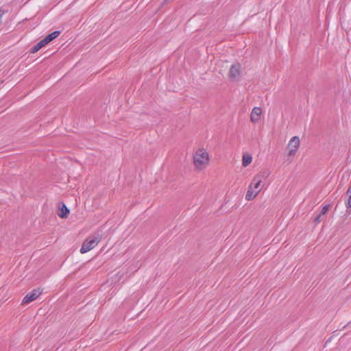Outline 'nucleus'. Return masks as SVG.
<instances>
[{
    "label": "nucleus",
    "instance_id": "f257e3e1",
    "mask_svg": "<svg viewBox=\"0 0 351 351\" xmlns=\"http://www.w3.org/2000/svg\"><path fill=\"white\" fill-rule=\"evenodd\" d=\"M269 176L265 171H261L256 174L252 178L245 194V199L251 201L254 199L265 186V180Z\"/></svg>",
    "mask_w": 351,
    "mask_h": 351
},
{
    "label": "nucleus",
    "instance_id": "f03ea898",
    "mask_svg": "<svg viewBox=\"0 0 351 351\" xmlns=\"http://www.w3.org/2000/svg\"><path fill=\"white\" fill-rule=\"evenodd\" d=\"M210 154L206 149L199 147L193 155V164L195 171H204L210 164Z\"/></svg>",
    "mask_w": 351,
    "mask_h": 351
},
{
    "label": "nucleus",
    "instance_id": "7ed1b4c3",
    "mask_svg": "<svg viewBox=\"0 0 351 351\" xmlns=\"http://www.w3.org/2000/svg\"><path fill=\"white\" fill-rule=\"evenodd\" d=\"M101 238V237L99 234H95L88 237L83 243L80 252L84 254L93 249L99 243Z\"/></svg>",
    "mask_w": 351,
    "mask_h": 351
},
{
    "label": "nucleus",
    "instance_id": "20e7f679",
    "mask_svg": "<svg viewBox=\"0 0 351 351\" xmlns=\"http://www.w3.org/2000/svg\"><path fill=\"white\" fill-rule=\"evenodd\" d=\"M300 138L297 136L292 137L289 140V141L287 144V149L288 152V156H294L296 154V153L300 147Z\"/></svg>",
    "mask_w": 351,
    "mask_h": 351
},
{
    "label": "nucleus",
    "instance_id": "39448f33",
    "mask_svg": "<svg viewBox=\"0 0 351 351\" xmlns=\"http://www.w3.org/2000/svg\"><path fill=\"white\" fill-rule=\"evenodd\" d=\"M229 78L232 81H239L241 76V66L239 63L232 64L228 73Z\"/></svg>",
    "mask_w": 351,
    "mask_h": 351
},
{
    "label": "nucleus",
    "instance_id": "423d86ee",
    "mask_svg": "<svg viewBox=\"0 0 351 351\" xmlns=\"http://www.w3.org/2000/svg\"><path fill=\"white\" fill-rule=\"evenodd\" d=\"M41 294V291L38 289H34L30 293H27L22 301V304H27L32 301H34L36 299L38 298V296Z\"/></svg>",
    "mask_w": 351,
    "mask_h": 351
},
{
    "label": "nucleus",
    "instance_id": "0eeeda50",
    "mask_svg": "<svg viewBox=\"0 0 351 351\" xmlns=\"http://www.w3.org/2000/svg\"><path fill=\"white\" fill-rule=\"evenodd\" d=\"M263 110L260 107H254L250 113V121L253 123H258L261 118Z\"/></svg>",
    "mask_w": 351,
    "mask_h": 351
},
{
    "label": "nucleus",
    "instance_id": "6e6552de",
    "mask_svg": "<svg viewBox=\"0 0 351 351\" xmlns=\"http://www.w3.org/2000/svg\"><path fill=\"white\" fill-rule=\"evenodd\" d=\"M252 162V156L248 152H245L243 154L242 156V166L243 167H247L249 166Z\"/></svg>",
    "mask_w": 351,
    "mask_h": 351
},
{
    "label": "nucleus",
    "instance_id": "1a4fd4ad",
    "mask_svg": "<svg viewBox=\"0 0 351 351\" xmlns=\"http://www.w3.org/2000/svg\"><path fill=\"white\" fill-rule=\"evenodd\" d=\"M60 34V31H55V32L49 34V35H47V36H45L43 38V40L45 41L44 43H45L46 45H47L51 41H52L53 40L56 38Z\"/></svg>",
    "mask_w": 351,
    "mask_h": 351
},
{
    "label": "nucleus",
    "instance_id": "9d476101",
    "mask_svg": "<svg viewBox=\"0 0 351 351\" xmlns=\"http://www.w3.org/2000/svg\"><path fill=\"white\" fill-rule=\"evenodd\" d=\"M60 34V31H55V32L49 34V35H47V36H45L43 38V40L45 41L44 43H45L46 45H47L51 41H52L53 40L56 38Z\"/></svg>",
    "mask_w": 351,
    "mask_h": 351
},
{
    "label": "nucleus",
    "instance_id": "9b49d317",
    "mask_svg": "<svg viewBox=\"0 0 351 351\" xmlns=\"http://www.w3.org/2000/svg\"><path fill=\"white\" fill-rule=\"evenodd\" d=\"M45 42L43 40V39H42L41 40H40L36 45H34L32 49H31V52L32 53H36L37 51H38L41 48H43V47H45L46 45V43H43Z\"/></svg>",
    "mask_w": 351,
    "mask_h": 351
},
{
    "label": "nucleus",
    "instance_id": "f8f14e48",
    "mask_svg": "<svg viewBox=\"0 0 351 351\" xmlns=\"http://www.w3.org/2000/svg\"><path fill=\"white\" fill-rule=\"evenodd\" d=\"M69 212V209L66 207L65 205H63L62 208L60 209V213H59L58 215L61 218H64L67 216Z\"/></svg>",
    "mask_w": 351,
    "mask_h": 351
},
{
    "label": "nucleus",
    "instance_id": "ddd939ff",
    "mask_svg": "<svg viewBox=\"0 0 351 351\" xmlns=\"http://www.w3.org/2000/svg\"><path fill=\"white\" fill-rule=\"evenodd\" d=\"M328 210V206L326 205L322 208L321 215H324Z\"/></svg>",
    "mask_w": 351,
    "mask_h": 351
},
{
    "label": "nucleus",
    "instance_id": "4468645a",
    "mask_svg": "<svg viewBox=\"0 0 351 351\" xmlns=\"http://www.w3.org/2000/svg\"><path fill=\"white\" fill-rule=\"evenodd\" d=\"M3 12L2 10H0V24L2 22V16H3Z\"/></svg>",
    "mask_w": 351,
    "mask_h": 351
},
{
    "label": "nucleus",
    "instance_id": "2eb2a0df",
    "mask_svg": "<svg viewBox=\"0 0 351 351\" xmlns=\"http://www.w3.org/2000/svg\"><path fill=\"white\" fill-rule=\"evenodd\" d=\"M316 221H317V222H319V217H317V218H316Z\"/></svg>",
    "mask_w": 351,
    "mask_h": 351
}]
</instances>
